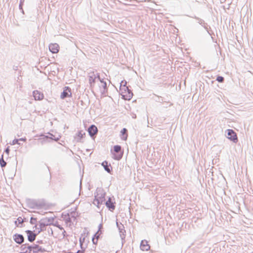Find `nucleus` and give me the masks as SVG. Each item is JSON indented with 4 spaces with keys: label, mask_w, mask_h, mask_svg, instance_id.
Instances as JSON below:
<instances>
[{
    "label": "nucleus",
    "mask_w": 253,
    "mask_h": 253,
    "mask_svg": "<svg viewBox=\"0 0 253 253\" xmlns=\"http://www.w3.org/2000/svg\"><path fill=\"white\" fill-rule=\"evenodd\" d=\"M27 206L32 209H41L46 206V203L44 200H36L28 199L26 200Z\"/></svg>",
    "instance_id": "obj_1"
},
{
    "label": "nucleus",
    "mask_w": 253,
    "mask_h": 253,
    "mask_svg": "<svg viewBox=\"0 0 253 253\" xmlns=\"http://www.w3.org/2000/svg\"><path fill=\"white\" fill-rule=\"evenodd\" d=\"M96 193L97 194L94 196L95 199L93 203L95 205H96L98 208H99V206L104 204L106 201L105 196L106 193L103 189H97Z\"/></svg>",
    "instance_id": "obj_2"
},
{
    "label": "nucleus",
    "mask_w": 253,
    "mask_h": 253,
    "mask_svg": "<svg viewBox=\"0 0 253 253\" xmlns=\"http://www.w3.org/2000/svg\"><path fill=\"white\" fill-rule=\"evenodd\" d=\"M111 153L113 155V158L116 160H121L123 156L124 152L122 150V147L119 145H116L111 150Z\"/></svg>",
    "instance_id": "obj_3"
},
{
    "label": "nucleus",
    "mask_w": 253,
    "mask_h": 253,
    "mask_svg": "<svg viewBox=\"0 0 253 253\" xmlns=\"http://www.w3.org/2000/svg\"><path fill=\"white\" fill-rule=\"evenodd\" d=\"M104 204L106 205L108 209L111 211H113L116 208V202L113 196L108 197L107 200L105 201Z\"/></svg>",
    "instance_id": "obj_4"
},
{
    "label": "nucleus",
    "mask_w": 253,
    "mask_h": 253,
    "mask_svg": "<svg viewBox=\"0 0 253 253\" xmlns=\"http://www.w3.org/2000/svg\"><path fill=\"white\" fill-rule=\"evenodd\" d=\"M226 137L234 143H237L238 141V137L236 133L234 130L231 129L227 130V133L226 134Z\"/></svg>",
    "instance_id": "obj_5"
},
{
    "label": "nucleus",
    "mask_w": 253,
    "mask_h": 253,
    "mask_svg": "<svg viewBox=\"0 0 253 253\" xmlns=\"http://www.w3.org/2000/svg\"><path fill=\"white\" fill-rule=\"evenodd\" d=\"M53 217H45L41 219L39 222V226H46L52 224L54 221Z\"/></svg>",
    "instance_id": "obj_6"
},
{
    "label": "nucleus",
    "mask_w": 253,
    "mask_h": 253,
    "mask_svg": "<svg viewBox=\"0 0 253 253\" xmlns=\"http://www.w3.org/2000/svg\"><path fill=\"white\" fill-rule=\"evenodd\" d=\"M27 235V239L28 241L33 243L35 240L38 235V233H35V230L32 231L30 230H27L25 231Z\"/></svg>",
    "instance_id": "obj_7"
},
{
    "label": "nucleus",
    "mask_w": 253,
    "mask_h": 253,
    "mask_svg": "<svg viewBox=\"0 0 253 253\" xmlns=\"http://www.w3.org/2000/svg\"><path fill=\"white\" fill-rule=\"evenodd\" d=\"M72 94L71 88L69 86H65L63 88V91L61 93L60 98L64 99L67 97H71Z\"/></svg>",
    "instance_id": "obj_8"
},
{
    "label": "nucleus",
    "mask_w": 253,
    "mask_h": 253,
    "mask_svg": "<svg viewBox=\"0 0 253 253\" xmlns=\"http://www.w3.org/2000/svg\"><path fill=\"white\" fill-rule=\"evenodd\" d=\"M87 130L89 136L92 138H94L97 133L98 128L94 125H91L88 127Z\"/></svg>",
    "instance_id": "obj_9"
},
{
    "label": "nucleus",
    "mask_w": 253,
    "mask_h": 253,
    "mask_svg": "<svg viewBox=\"0 0 253 253\" xmlns=\"http://www.w3.org/2000/svg\"><path fill=\"white\" fill-rule=\"evenodd\" d=\"M116 225L119 230L120 237L122 240H124L126 237V230L125 229V227L123 224H122L121 222H118L117 220L116 221Z\"/></svg>",
    "instance_id": "obj_10"
},
{
    "label": "nucleus",
    "mask_w": 253,
    "mask_h": 253,
    "mask_svg": "<svg viewBox=\"0 0 253 253\" xmlns=\"http://www.w3.org/2000/svg\"><path fill=\"white\" fill-rule=\"evenodd\" d=\"M13 240L18 244L22 245L24 242L25 238L23 235L16 233L13 236Z\"/></svg>",
    "instance_id": "obj_11"
},
{
    "label": "nucleus",
    "mask_w": 253,
    "mask_h": 253,
    "mask_svg": "<svg viewBox=\"0 0 253 253\" xmlns=\"http://www.w3.org/2000/svg\"><path fill=\"white\" fill-rule=\"evenodd\" d=\"M33 95L36 100H42L44 98L43 94L38 90L33 91Z\"/></svg>",
    "instance_id": "obj_12"
},
{
    "label": "nucleus",
    "mask_w": 253,
    "mask_h": 253,
    "mask_svg": "<svg viewBox=\"0 0 253 253\" xmlns=\"http://www.w3.org/2000/svg\"><path fill=\"white\" fill-rule=\"evenodd\" d=\"M49 50L52 53H56L59 51V46L56 43H50L49 45Z\"/></svg>",
    "instance_id": "obj_13"
},
{
    "label": "nucleus",
    "mask_w": 253,
    "mask_h": 253,
    "mask_svg": "<svg viewBox=\"0 0 253 253\" xmlns=\"http://www.w3.org/2000/svg\"><path fill=\"white\" fill-rule=\"evenodd\" d=\"M102 166L104 168L105 170L109 173H111L112 171V167L110 163L107 161H104L101 163Z\"/></svg>",
    "instance_id": "obj_14"
},
{
    "label": "nucleus",
    "mask_w": 253,
    "mask_h": 253,
    "mask_svg": "<svg viewBox=\"0 0 253 253\" xmlns=\"http://www.w3.org/2000/svg\"><path fill=\"white\" fill-rule=\"evenodd\" d=\"M140 248L142 251H147L149 250L150 246L148 244V242L145 240H142L140 243Z\"/></svg>",
    "instance_id": "obj_15"
},
{
    "label": "nucleus",
    "mask_w": 253,
    "mask_h": 253,
    "mask_svg": "<svg viewBox=\"0 0 253 253\" xmlns=\"http://www.w3.org/2000/svg\"><path fill=\"white\" fill-rule=\"evenodd\" d=\"M194 18H195V19L198 20V23L201 25L202 26L204 27V28H205V29L206 30V31L210 34L209 32V30H208V24L207 23H206L205 21L202 19H201L199 17H198L196 16H195L194 17H193Z\"/></svg>",
    "instance_id": "obj_16"
},
{
    "label": "nucleus",
    "mask_w": 253,
    "mask_h": 253,
    "mask_svg": "<svg viewBox=\"0 0 253 253\" xmlns=\"http://www.w3.org/2000/svg\"><path fill=\"white\" fill-rule=\"evenodd\" d=\"M133 96L132 91L129 89L125 94L122 95V98L125 100H130Z\"/></svg>",
    "instance_id": "obj_17"
},
{
    "label": "nucleus",
    "mask_w": 253,
    "mask_h": 253,
    "mask_svg": "<svg viewBox=\"0 0 253 253\" xmlns=\"http://www.w3.org/2000/svg\"><path fill=\"white\" fill-rule=\"evenodd\" d=\"M34 250H33V253H38L39 252L43 253L45 251L44 248L40 246L38 244H34Z\"/></svg>",
    "instance_id": "obj_18"
},
{
    "label": "nucleus",
    "mask_w": 253,
    "mask_h": 253,
    "mask_svg": "<svg viewBox=\"0 0 253 253\" xmlns=\"http://www.w3.org/2000/svg\"><path fill=\"white\" fill-rule=\"evenodd\" d=\"M76 135L78 136L77 141L78 142H81V140L85 136V133L83 130H79L78 131Z\"/></svg>",
    "instance_id": "obj_19"
},
{
    "label": "nucleus",
    "mask_w": 253,
    "mask_h": 253,
    "mask_svg": "<svg viewBox=\"0 0 253 253\" xmlns=\"http://www.w3.org/2000/svg\"><path fill=\"white\" fill-rule=\"evenodd\" d=\"M23 222L24 219L21 217L19 216L17 218V220L14 221V223L16 227H22Z\"/></svg>",
    "instance_id": "obj_20"
},
{
    "label": "nucleus",
    "mask_w": 253,
    "mask_h": 253,
    "mask_svg": "<svg viewBox=\"0 0 253 253\" xmlns=\"http://www.w3.org/2000/svg\"><path fill=\"white\" fill-rule=\"evenodd\" d=\"M49 134L50 136L45 135L43 134H42L41 136H43V138H44V139H50L52 140H54L55 141H57L59 139V138L55 137V136L54 135H53L52 134H51V133H49Z\"/></svg>",
    "instance_id": "obj_21"
},
{
    "label": "nucleus",
    "mask_w": 253,
    "mask_h": 253,
    "mask_svg": "<svg viewBox=\"0 0 253 253\" xmlns=\"http://www.w3.org/2000/svg\"><path fill=\"white\" fill-rule=\"evenodd\" d=\"M121 135L123 136L122 139L124 140H126L127 137V130L126 128H123L121 130Z\"/></svg>",
    "instance_id": "obj_22"
},
{
    "label": "nucleus",
    "mask_w": 253,
    "mask_h": 253,
    "mask_svg": "<svg viewBox=\"0 0 253 253\" xmlns=\"http://www.w3.org/2000/svg\"><path fill=\"white\" fill-rule=\"evenodd\" d=\"M96 77L93 74L92 75H90L89 76V83L91 86L94 85V84L95 83Z\"/></svg>",
    "instance_id": "obj_23"
},
{
    "label": "nucleus",
    "mask_w": 253,
    "mask_h": 253,
    "mask_svg": "<svg viewBox=\"0 0 253 253\" xmlns=\"http://www.w3.org/2000/svg\"><path fill=\"white\" fill-rule=\"evenodd\" d=\"M128 87L127 86L120 87V91H121L120 94L122 96L124 94H125L128 90H129Z\"/></svg>",
    "instance_id": "obj_24"
},
{
    "label": "nucleus",
    "mask_w": 253,
    "mask_h": 253,
    "mask_svg": "<svg viewBox=\"0 0 253 253\" xmlns=\"http://www.w3.org/2000/svg\"><path fill=\"white\" fill-rule=\"evenodd\" d=\"M85 236L84 234V235L83 234H82L81 237L79 239V242H80V245L81 248H84L83 247V244L85 241Z\"/></svg>",
    "instance_id": "obj_25"
},
{
    "label": "nucleus",
    "mask_w": 253,
    "mask_h": 253,
    "mask_svg": "<svg viewBox=\"0 0 253 253\" xmlns=\"http://www.w3.org/2000/svg\"><path fill=\"white\" fill-rule=\"evenodd\" d=\"M26 246H27L26 248L28 253H31L32 252H33V250H34V244L33 245H30L28 243H26Z\"/></svg>",
    "instance_id": "obj_26"
},
{
    "label": "nucleus",
    "mask_w": 253,
    "mask_h": 253,
    "mask_svg": "<svg viewBox=\"0 0 253 253\" xmlns=\"http://www.w3.org/2000/svg\"><path fill=\"white\" fill-rule=\"evenodd\" d=\"M7 163L3 159V155H2L0 159V166L2 168L5 167Z\"/></svg>",
    "instance_id": "obj_27"
},
{
    "label": "nucleus",
    "mask_w": 253,
    "mask_h": 253,
    "mask_svg": "<svg viewBox=\"0 0 253 253\" xmlns=\"http://www.w3.org/2000/svg\"><path fill=\"white\" fill-rule=\"evenodd\" d=\"M24 1L25 0H20L19 4V8L21 10L23 14H25V12L24 11V9H23V6L24 4Z\"/></svg>",
    "instance_id": "obj_28"
},
{
    "label": "nucleus",
    "mask_w": 253,
    "mask_h": 253,
    "mask_svg": "<svg viewBox=\"0 0 253 253\" xmlns=\"http://www.w3.org/2000/svg\"><path fill=\"white\" fill-rule=\"evenodd\" d=\"M102 234V231H101L100 232L97 231L95 233V234L93 235V237H94V239L98 241V239L100 238L101 235Z\"/></svg>",
    "instance_id": "obj_29"
},
{
    "label": "nucleus",
    "mask_w": 253,
    "mask_h": 253,
    "mask_svg": "<svg viewBox=\"0 0 253 253\" xmlns=\"http://www.w3.org/2000/svg\"><path fill=\"white\" fill-rule=\"evenodd\" d=\"M216 81H217L219 83H223L224 81V78L222 76L218 75L216 77Z\"/></svg>",
    "instance_id": "obj_30"
},
{
    "label": "nucleus",
    "mask_w": 253,
    "mask_h": 253,
    "mask_svg": "<svg viewBox=\"0 0 253 253\" xmlns=\"http://www.w3.org/2000/svg\"><path fill=\"white\" fill-rule=\"evenodd\" d=\"M26 247L27 246H26V244H22L21 246V250L23 252V253H28Z\"/></svg>",
    "instance_id": "obj_31"
},
{
    "label": "nucleus",
    "mask_w": 253,
    "mask_h": 253,
    "mask_svg": "<svg viewBox=\"0 0 253 253\" xmlns=\"http://www.w3.org/2000/svg\"><path fill=\"white\" fill-rule=\"evenodd\" d=\"M37 221V218L31 217L30 220V223L31 224H35Z\"/></svg>",
    "instance_id": "obj_32"
},
{
    "label": "nucleus",
    "mask_w": 253,
    "mask_h": 253,
    "mask_svg": "<svg viewBox=\"0 0 253 253\" xmlns=\"http://www.w3.org/2000/svg\"><path fill=\"white\" fill-rule=\"evenodd\" d=\"M70 215L71 216L70 217H71V219L72 218H73V219L75 220V219H76V217L77 216V213H76V211H72L70 213Z\"/></svg>",
    "instance_id": "obj_33"
},
{
    "label": "nucleus",
    "mask_w": 253,
    "mask_h": 253,
    "mask_svg": "<svg viewBox=\"0 0 253 253\" xmlns=\"http://www.w3.org/2000/svg\"><path fill=\"white\" fill-rule=\"evenodd\" d=\"M68 215V217L67 218H66L65 219V222L66 223H71L72 222V219H71V217H70V215H69V214L68 213L67 214Z\"/></svg>",
    "instance_id": "obj_34"
},
{
    "label": "nucleus",
    "mask_w": 253,
    "mask_h": 253,
    "mask_svg": "<svg viewBox=\"0 0 253 253\" xmlns=\"http://www.w3.org/2000/svg\"><path fill=\"white\" fill-rule=\"evenodd\" d=\"M16 144L21 145V143H19L18 139L15 138L12 141V143H11V145H15Z\"/></svg>",
    "instance_id": "obj_35"
},
{
    "label": "nucleus",
    "mask_w": 253,
    "mask_h": 253,
    "mask_svg": "<svg viewBox=\"0 0 253 253\" xmlns=\"http://www.w3.org/2000/svg\"><path fill=\"white\" fill-rule=\"evenodd\" d=\"M101 83L103 84H102L103 89H104L105 90L108 89V87H107V84L106 82L104 81Z\"/></svg>",
    "instance_id": "obj_36"
},
{
    "label": "nucleus",
    "mask_w": 253,
    "mask_h": 253,
    "mask_svg": "<svg viewBox=\"0 0 253 253\" xmlns=\"http://www.w3.org/2000/svg\"><path fill=\"white\" fill-rule=\"evenodd\" d=\"M126 84H127V82L126 81H125V80L122 81L120 83V87H123V86H126Z\"/></svg>",
    "instance_id": "obj_37"
},
{
    "label": "nucleus",
    "mask_w": 253,
    "mask_h": 253,
    "mask_svg": "<svg viewBox=\"0 0 253 253\" xmlns=\"http://www.w3.org/2000/svg\"><path fill=\"white\" fill-rule=\"evenodd\" d=\"M54 226L57 227L58 229H59L60 230H64V228L60 224H59L57 222L55 224H53Z\"/></svg>",
    "instance_id": "obj_38"
},
{
    "label": "nucleus",
    "mask_w": 253,
    "mask_h": 253,
    "mask_svg": "<svg viewBox=\"0 0 253 253\" xmlns=\"http://www.w3.org/2000/svg\"><path fill=\"white\" fill-rule=\"evenodd\" d=\"M107 91H108V89H103L102 90H101V94L104 96H106L107 95Z\"/></svg>",
    "instance_id": "obj_39"
},
{
    "label": "nucleus",
    "mask_w": 253,
    "mask_h": 253,
    "mask_svg": "<svg viewBox=\"0 0 253 253\" xmlns=\"http://www.w3.org/2000/svg\"><path fill=\"white\" fill-rule=\"evenodd\" d=\"M39 227H40V230H39V231H38V233H38V234H39L40 232H42V231H43L44 230H45V226H39Z\"/></svg>",
    "instance_id": "obj_40"
},
{
    "label": "nucleus",
    "mask_w": 253,
    "mask_h": 253,
    "mask_svg": "<svg viewBox=\"0 0 253 253\" xmlns=\"http://www.w3.org/2000/svg\"><path fill=\"white\" fill-rule=\"evenodd\" d=\"M4 152L8 156L10 152V148L9 146L7 147L5 150Z\"/></svg>",
    "instance_id": "obj_41"
},
{
    "label": "nucleus",
    "mask_w": 253,
    "mask_h": 253,
    "mask_svg": "<svg viewBox=\"0 0 253 253\" xmlns=\"http://www.w3.org/2000/svg\"><path fill=\"white\" fill-rule=\"evenodd\" d=\"M96 77V79H98V80L101 82H103L104 81V80L103 79H101L100 77V75L99 74H97L96 76H95Z\"/></svg>",
    "instance_id": "obj_42"
},
{
    "label": "nucleus",
    "mask_w": 253,
    "mask_h": 253,
    "mask_svg": "<svg viewBox=\"0 0 253 253\" xmlns=\"http://www.w3.org/2000/svg\"><path fill=\"white\" fill-rule=\"evenodd\" d=\"M103 229V224L102 223H100L98 226V230L97 231L100 232L101 231H102V229Z\"/></svg>",
    "instance_id": "obj_43"
},
{
    "label": "nucleus",
    "mask_w": 253,
    "mask_h": 253,
    "mask_svg": "<svg viewBox=\"0 0 253 253\" xmlns=\"http://www.w3.org/2000/svg\"><path fill=\"white\" fill-rule=\"evenodd\" d=\"M92 241L93 244L95 245H96L97 244L98 241L97 240H96L95 239H94V237H92Z\"/></svg>",
    "instance_id": "obj_44"
},
{
    "label": "nucleus",
    "mask_w": 253,
    "mask_h": 253,
    "mask_svg": "<svg viewBox=\"0 0 253 253\" xmlns=\"http://www.w3.org/2000/svg\"><path fill=\"white\" fill-rule=\"evenodd\" d=\"M47 232L49 234H51V235H53V230L51 228H48L47 229Z\"/></svg>",
    "instance_id": "obj_45"
},
{
    "label": "nucleus",
    "mask_w": 253,
    "mask_h": 253,
    "mask_svg": "<svg viewBox=\"0 0 253 253\" xmlns=\"http://www.w3.org/2000/svg\"><path fill=\"white\" fill-rule=\"evenodd\" d=\"M26 140H27V138L26 137H22V138L18 139L19 141L26 142Z\"/></svg>",
    "instance_id": "obj_46"
},
{
    "label": "nucleus",
    "mask_w": 253,
    "mask_h": 253,
    "mask_svg": "<svg viewBox=\"0 0 253 253\" xmlns=\"http://www.w3.org/2000/svg\"><path fill=\"white\" fill-rule=\"evenodd\" d=\"M37 244H38L39 245V244H44V242L43 241V240H38L37 242H36Z\"/></svg>",
    "instance_id": "obj_47"
},
{
    "label": "nucleus",
    "mask_w": 253,
    "mask_h": 253,
    "mask_svg": "<svg viewBox=\"0 0 253 253\" xmlns=\"http://www.w3.org/2000/svg\"><path fill=\"white\" fill-rule=\"evenodd\" d=\"M62 231H63V232H62V235L63 236V238H65V237H67V235L66 234V231L64 229L62 230Z\"/></svg>",
    "instance_id": "obj_48"
},
{
    "label": "nucleus",
    "mask_w": 253,
    "mask_h": 253,
    "mask_svg": "<svg viewBox=\"0 0 253 253\" xmlns=\"http://www.w3.org/2000/svg\"><path fill=\"white\" fill-rule=\"evenodd\" d=\"M37 224L36 223L35 224V226H34L33 228H36V229H39V228L37 227Z\"/></svg>",
    "instance_id": "obj_49"
},
{
    "label": "nucleus",
    "mask_w": 253,
    "mask_h": 253,
    "mask_svg": "<svg viewBox=\"0 0 253 253\" xmlns=\"http://www.w3.org/2000/svg\"><path fill=\"white\" fill-rule=\"evenodd\" d=\"M64 253H73L71 252H64Z\"/></svg>",
    "instance_id": "obj_50"
},
{
    "label": "nucleus",
    "mask_w": 253,
    "mask_h": 253,
    "mask_svg": "<svg viewBox=\"0 0 253 253\" xmlns=\"http://www.w3.org/2000/svg\"><path fill=\"white\" fill-rule=\"evenodd\" d=\"M24 219V222L26 221V219L25 218H23Z\"/></svg>",
    "instance_id": "obj_51"
},
{
    "label": "nucleus",
    "mask_w": 253,
    "mask_h": 253,
    "mask_svg": "<svg viewBox=\"0 0 253 253\" xmlns=\"http://www.w3.org/2000/svg\"><path fill=\"white\" fill-rule=\"evenodd\" d=\"M48 169V171H49V168L48 167H47Z\"/></svg>",
    "instance_id": "obj_52"
}]
</instances>
